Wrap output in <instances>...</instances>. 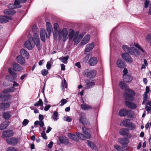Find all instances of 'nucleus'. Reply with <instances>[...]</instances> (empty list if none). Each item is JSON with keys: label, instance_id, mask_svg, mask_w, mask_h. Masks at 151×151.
Segmentation results:
<instances>
[{"label": "nucleus", "instance_id": "obj_1", "mask_svg": "<svg viewBox=\"0 0 151 151\" xmlns=\"http://www.w3.org/2000/svg\"><path fill=\"white\" fill-rule=\"evenodd\" d=\"M79 32H76L72 29H70L69 34L68 29L66 28H63L60 29L58 32V39L59 40L62 39L63 41H66L69 38L70 40L74 42L75 45L77 44L82 39L84 34H80L79 35Z\"/></svg>", "mask_w": 151, "mask_h": 151}, {"label": "nucleus", "instance_id": "obj_2", "mask_svg": "<svg viewBox=\"0 0 151 151\" xmlns=\"http://www.w3.org/2000/svg\"><path fill=\"white\" fill-rule=\"evenodd\" d=\"M130 46V47L126 45H124L122 46V49L127 53H122V57L126 61L132 63V59L131 56H129L128 53L131 55L137 56L140 55V51H141L143 54L145 53V51L137 43H132Z\"/></svg>", "mask_w": 151, "mask_h": 151}, {"label": "nucleus", "instance_id": "obj_3", "mask_svg": "<svg viewBox=\"0 0 151 151\" xmlns=\"http://www.w3.org/2000/svg\"><path fill=\"white\" fill-rule=\"evenodd\" d=\"M24 44L26 47L30 50H32L34 47V44L39 50H41L42 47V44L40 43L39 37L36 33L34 34L33 37H30L29 40H26Z\"/></svg>", "mask_w": 151, "mask_h": 151}, {"label": "nucleus", "instance_id": "obj_4", "mask_svg": "<svg viewBox=\"0 0 151 151\" xmlns=\"http://www.w3.org/2000/svg\"><path fill=\"white\" fill-rule=\"evenodd\" d=\"M119 86L122 89L125 90V93L123 95L124 99L126 100L133 101V96L135 95L134 91L129 89L127 85L122 81L120 82Z\"/></svg>", "mask_w": 151, "mask_h": 151}, {"label": "nucleus", "instance_id": "obj_5", "mask_svg": "<svg viewBox=\"0 0 151 151\" xmlns=\"http://www.w3.org/2000/svg\"><path fill=\"white\" fill-rule=\"evenodd\" d=\"M19 84L16 82H14L13 86L11 88H8L4 90L3 91V93H8L9 92H13L15 90V88L14 86H18ZM11 96L9 94H1L0 93V99L2 101H5L8 100L11 98Z\"/></svg>", "mask_w": 151, "mask_h": 151}, {"label": "nucleus", "instance_id": "obj_6", "mask_svg": "<svg viewBox=\"0 0 151 151\" xmlns=\"http://www.w3.org/2000/svg\"><path fill=\"white\" fill-rule=\"evenodd\" d=\"M18 7H16L15 5L13 4H10L8 6V7L9 9H6L4 11V13L6 15H13L15 13V11L13 9L14 8H17Z\"/></svg>", "mask_w": 151, "mask_h": 151}, {"label": "nucleus", "instance_id": "obj_7", "mask_svg": "<svg viewBox=\"0 0 151 151\" xmlns=\"http://www.w3.org/2000/svg\"><path fill=\"white\" fill-rule=\"evenodd\" d=\"M83 73L86 75L87 77L92 78L95 76L96 72L95 70L91 69H87L84 71Z\"/></svg>", "mask_w": 151, "mask_h": 151}, {"label": "nucleus", "instance_id": "obj_8", "mask_svg": "<svg viewBox=\"0 0 151 151\" xmlns=\"http://www.w3.org/2000/svg\"><path fill=\"white\" fill-rule=\"evenodd\" d=\"M46 29L47 32V34H46V37L49 38L50 36V34L52 29V26L51 24L49 22H47L46 23Z\"/></svg>", "mask_w": 151, "mask_h": 151}, {"label": "nucleus", "instance_id": "obj_9", "mask_svg": "<svg viewBox=\"0 0 151 151\" xmlns=\"http://www.w3.org/2000/svg\"><path fill=\"white\" fill-rule=\"evenodd\" d=\"M40 34L41 40L42 42L45 41V36L47 34L46 30L44 28H41L40 29Z\"/></svg>", "mask_w": 151, "mask_h": 151}, {"label": "nucleus", "instance_id": "obj_10", "mask_svg": "<svg viewBox=\"0 0 151 151\" xmlns=\"http://www.w3.org/2000/svg\"><path fill=\"white\" fill-rule=\"evenodd\" d=\"M6 142L9 144L11 145H15L18 142V139L15 137L8 138L6 139Z\"/></svg>", "mask_w": 151, "mask_h": 151}, {"label": "nucleus", "instance_id": "obj_11", "mask_svg": "<svg viewBox=\"0 0 151 151\" xmlns=\"http://www.w3.org/2000/svg\"><path fill=\"white\" fill-rule=\"evenodd\" d=\"M95 44L94 42H91L86 45L85 50V53L86 52H89L92 50L94 47Z\"/></svg>", "mask_w": 151, "mask_h": 151}, {"label": "nucleus", "instance_id": "obj_12", "mask_svg": "<svg viewBox=\"0 0 151 151\" xmlns=\"http://www.w3.org/2000/svg\"><path fill=\"white\" fill-rule=\"evenodd\" d=\"M14 134V132L12 130H6L2 133L3 137H8L12 136Z\"/></svg>", "mask_w": 151, "mask_h": 151}, {"label": "nucleus", "instance_id": "obj_13", "mask_svg": "<svg viewBox=\"0 0 151 151\" xmlns=\"http://www.w3.org/2000/svg\"><path fill=\"white\" fill-rule=\"evenodd\" d=\"M116 65L117 67L120 68H124L125 67L124 62L122 59H119L116 62Z\"/></svg>", "mask_w": 151, "mask_h": 151}, {"label": "nucleus", "instance_id": "obj_14", "mask_svg": "<svg viewBox=\"0 0 151 151\" xmlns=\"http://www.w3.org/2000/svg\"><path fill=\"white\" fill-rule=\"evenodd\" d=\"M54 30L53 32L54 38L56 39L58 36L57 32L59 29V25L57 23H55L54 25Z\"/></svg>", "mask_w": 151, "mask_h": 151}, {"label": "nucleus", "instance_id": "obj_15", "mask_svg": "<svg viewBox=\"0 0 151 151\" xmlns=\"http://www.w3.org/2000/svg\"><path fill=\"white\" fill-rule=\"evenodd\" d=\"M125 104L129 108L131 109H134L137 107L136 105L132 102L126 101H125Z\"/></svg>", "mask_w": 151, "mask_h": 151}, {"label": "nucleus", "instance_id": "obj_16", "mask_svg": "<svg viewBox=\"0 0 151 151\" xmlns=\"http://www.w3.org/2000/svg\"><path fill=\"white\" fill-rule=\"evenodd\" d=\"M81 108L82 109L86 111L91 109V106L90 105L83 102L81 105Z\"/></svg>", "mask_w": 151, "mask_h": 151}, {"label": "nucleus", "instance_id": "obj_17", "mask_svg": "<svg viewBox=\"0 0 151 151\" xmlns=\"http://www.w3.org/2000/svg\"><path fill=\"white\" fill-rule=\"evenodd\" d=\"M97 62V59L95 57H93L88 61V63L90 65L93 66L96 65Z\"/></svg>", "mask_w": 151, "mask_h": 151}, {"label": "nucleus", "instance_id": "obj_18", "mask_svg": "<svg viewBox=\"0 0 151 151\" xmlns=\"http://www.w3.org/2000/svg\"><path fill=\"white\" fill-rule=\"evenodd\" d=\"M12 18L11 17H7L3 16H0V23H5L8 21L9 20H12Z\"/></svg>", "mask_w": 151, "mask_h": 151}, {"label": "nucleus", "instance_id": "obj_19", "mask_svg": "<svg viewBox=\"0 0 151 151\" xmlns=\"http://www.w3.org/2000/svg\"><path fill=\"white\" fill-rule=\"evenodd\" d=\"M82 129L83 132L85 135L86 136L87 138L89 139L91 137V135L89 133V130L88 128L82 127Z\"/></svg>", "mask_w": 151, "mask_h": 151}, {"label": "nucleus", "instance_id": "obj_20", "mask_svg": "<svg viewBox=\"0 0 151 151\" xmlns=\"http://www.w3.org/2000/svg\"><path fill=\"white\" fill-rule=\"evenodd\" d=\"M90 35H86L82 40L81 44L82 45H84L87 43L90 40Z\"/></svg>", "mask_w": 151, "mask_h": 151}, {"label": "nucleus", "instance_id": "obj_21", "mask_svg": "<svg viewBox=\"0 0 151 151\" xmlns=\"http://www.w3.org/2000/svg\"><path fill=\"white\" fill-rule=\"evenodd\" d=\"M17 61L21 65L25 63V61L24 58L21 55H19L17 57Z\"/></svg>", "mask_w": 151, "mask_h": 151}, {"label": "nucleus", "instance_id": "obj_22", "mask_svg": "<svg viewBox=\"0 0 151 151\" xmlns=\"http://www.w3.org/2000/svg\"><path fill=\"white\" fill-rule=\"evenodd\" d=\"M9 125V121H5L0 125V130H2L5 129Z\"/></svg>", "mask_w": 151, "mask_h": 151}, {"label": "nucleus", "instance_id": "obj_23", "mask_svg": "<svg viewBox=\"0 0 151 151\" xmlns=\"http://www.w3.org/2000/svg\"><path fill=\"white\" fill-rule=\"evenodd\" d=\"M68 137L70 139H72L76 141H79V139L76 137V135L69 133L68 135Z\"/></svg>", "mask_w": 151, "mask_h": 151}, {"label": "nucleus", "instance_id": "obj_24", "mask_svg": "<svg viewBox=\"0 0 151 151\" xmlns=\"http://www.w3.org/2000/svg\"><path fill=\"white\" fill-rule=\"evenodd\" d=\"M13 68L14 70L16 71H20L22 69V67L19 64L16 63L14 64Z\"/></svg>", "mask_w": 151, "mask_h": 151}, {"label": "nucleus", "instance_id": "obj_25", "mask_svg": "<svg viewBox=\"0 0 151 151\" xmlns=\"http://www.w3.org/2000/svg\"><path fill=\"white\" fill-rule=\"evenodd\" d=\"M79 120L80 122L83 125L87 124L88 123V120L83 116H81L79 118Z\"/></svg>", "mask_w": 151, "mask_h": 151}, {"label": "nucleus", "instance_id": "obj_26", "mask_svg": "<svg viewBox=\"0 0 151 151\" xmlns=\"http://www.w3.org/2000/svg\"><path fill=\"white\" fill-rule=\"evenodd\" d=\"M10 104L8 103H0V109H5L10 106Z\"/></svg>", "mask_w": 151, "mask_h": 151}, {"label": "nucleus", "instance_id": "obj_27", "mask_svg": "<svg viewBox=\"0 0 151 151\" xmlns=\"http://www.w3.org/2000/svg\"><path fill=\"white\" fill-rule=\"evenodd\" d=\"M10 114V111H8L5 112L3 114V117L5 119H8L10 118L11 116Z\"/></svg>", "mask_w": 151, "mask_h": 151}, {"label": "nucleus", "instance_id": "obj_28", "mask_svg": "<svg viewBox=\"0 0 151 151\" xmlns=\"http://www.w3.org/2000/svg\"><path fill=\"white\" fill-rule=\"evenodd\" d=\"M123 78L124 81L126 82H129L131 81L132 80V77L128 75L123 76Z\"/></svg>", "mask_w": 151, "mask_h": 151}, {"label": "nucleus", "instance_id": "obj_29", "mask_svg": "<svg viewBox=\"0 0 151 151\" xmlns=\"http://www.w3.org/2000/svg\"><path fill=\"white\" fill-rule=\"evenodd\" d=\"M95 85V83L93 81L89 82L85 86V88L86 89H89L92 88Z\"/></svg>", "mask_w": 151, "mask_h": 151}, {"label": "nucleus", "instance_id": "obj_30", "mask_svg": "<svg viewBox=\"0 0 151 151\" xmlns=\"http://www.w3.org/2000/svg\"><path fill=\"white\" fill-rule=\"evenodd\" d=\"M127 110L125 109H122L120 110L119 112V115L120 116H127Z\"/></svg>", "mask_w": 151, "mask_h": 151}, {"label": "nucleus", "instance_id": "obj_31", "mask_svg": "<svg viewBox=\"0 0 151 151\" xmlns=\"http://www.w3.org/2000/svg\"><path fill=\"white\" fill-rule=\"evenodd\" d=\"M21 55L24 56L26 58H28L29 57V54L24 49H22L20 51Z\"/></svg>", "mask_w": 151, "mask_h": 151}, {"label": "nucleus", "instance_id": "obj_32", "mask_svg": "<svg viewBox=\"0 0 151 151\" xmlns=\"http://www.w3.org/2000/svg\"><path fill=\"white\" fill-rule=\"evenodd\" d=\"M87 143L88 145L93 149H96V146L92 142L90 141L89 140H88L87 141Z\"/></svg>", "mask_w": 151, "mask_h": 151}, {"label": "nucleus", "instance_id": "obj_33", "mask_svg": "<svg viewBox=\"0 0 151 151\" xmlns=\"http://www.w3.org/2000/svg\"><path fill=\"white\" fill-rule=\"evenodd\" d=\"M119 141L122 145H126L129 142V141L127 139L124 138L119 139Z\"/></svg>", "mask_w": 151, "mask_h": 151}, {"label": "nucleus", "instance_id": "obj_34", "mask_svg": "<svg viewBox=\"0 0 151 151\" xmlns=\"http://www.w3.org/2000/svg\"><path fill=\"white\" fill-rule=\"evenodd\" d=\"M69 56H66L65 57H62L59 58V59L63 63L65 64L67 63V60L68 59Z\"/></svg>", "mask_w": 151, "mask_h": 151}, {"label": "nucleus", "instance_id": "obj_35", "mask_svg": "<svg viewBox=\"0 0 151 151\" xmlns=\"http://www.w3.org/2000/svg\"><path fill=\"white\" fill-rule=\"evenodd\" d=\"M129 131L126 129H122L119 131V133L122 135H125L128 133Z\"/></svg>", "mask_w": 151, "mask_h": 151}, {"label": "nucleus", "instance_id": "obj_36", "mask_svg": "<svg viewBox=\"0 0 151 151\" xmlns=\"http://www.w3.org/2000/svg\"><path fill=\"white\" fill-rule=\"evenodd\" d=\"M76 135L79 138L82 140H85L86 138H87L86 135L85 136L83 134L81 133L78 132H76Z\"/></svg>", "mask_w": 151, "mask_h": 151}, {"label": "nucleus", "instance_id": "obj_37", "mask_svg": "<svg viewBox=\"0 0 151 151\" xmlns=\"http://www.w3.org/2000/svg\"><path fill=\"white\" fill-rule=\"evenodd\" d=\"M52 118L54 121H56L58 119V113L56 111H54Z\"/></svg>", "mask_w": 151, "mask_h": 151}, {"label": "nucleus", "instance_id": "obj_38", "mask_svg": "<svg viewBox=\"0 0 151 151\" xmlns=\"http://www.w3.org/2000/svg\"><path fill=\"white\" fill-rule=\"evenodd\" d=\"M43 104V102L42 100L41 99H40L37 102L34 104V105L35 106H41Z\"/></svg>", "mask_w": 151, "mask_h": 151}, {"label": "nucleus", "instance_id": "obj_39", "mask_svg": "<svg viewBox=\"0 0 151 151\" xmlns=\"http://www.w3.org/2000/svg\"><path fill=\"white\" fill-rule=\"evenodd\" d=\"M9 72L11 74L13 77L14 78L17 77V75L15 72L12 70L11 68H9L8 69Z\"/></svg>", "mask_w": 151, "mask_h": 151}, {"label": "nucleus", "instance_id": "obj_40", "mask_svg": "<svg viewBox=\"0 0 151 151\" xmlns=\"http://www.w3.org/2000/svg\"><path fill=\"white\" fill-rule=\"evenodd\" d=\"M133 111L131 110H127V116H128V117L132 118L133 116Z\"/></svg>", "mask_w": 151, "mask_h": 151}, {"label": "nucleus", "instance_id": "obj_41", "mask_svg": "<svg viewBox=\"0 0 151 151\" xmlns=\"http://www.w3.org/2000/svg\"><path fill=\"white\" fill-rule=\"evenodd\" d=\"M20 3V1L19 0H15L14 1V5L16 7H18L17 8H20L21 6L19 4Z\"/></svg>", "mask_w": 151, "mask_h": 151}, {"label": "nucleus", "instance_id": "obj_42", "mask_svg": "<svg viewBox=\"0 0 151 151\" xmlns=\"http://www.w3.org/2000/svg\"><path fill=\"white\" fill-rule=\"evenodd\" d=\"M129 123L128 122V120L127 119L124 120L122 121L123 124L125 127H128Z\"/></svg>", "mask_w": 151, "mask_h": 151}, {"label": "nucleus", "instance_id": "obj_43", "mask_svg": "<svg viewBox=\"0 0 151 151\" xmlns=\"http://www.w3.org/2000/svg\"><path fill=\"white\" fill-rule=\"evenodd\" d=\"M128 127H129V129L131 130H133L135 128V125L133 123H130L129 124Z\"/></svg>", "mask_w": 151, "mask_h": 151}, {"label": "nucleus", "instance_id": "obj_44", "mask_svg": "<svg viewBox=\"0 0 151 151\" xmlns=\"http://www.w3.org/2000/svg\"><path fill=\"white\" fill-rule=\"evenodd\" d=\"M6 151H17V150L14 147H10L7 148Z\"/></svg>", "mask_w": 151, "mask_h": 151}, {"label": "nucleus", "instance_id": "obj_45", "mask_svg": "<svg viewBox=\"0 0 151 151\" xmlns=\"http://www.w3.org/2000/svg\"><path fill=\"white\" fill-rule=\"evenodd\" d=\"M63 119L65 121L70 122L72 119L69 116H65L63 118Z\"/></svg>", "mask_w": 151, "mask_h": 151}, {"label": "nucleus", "instance_id": "obj_46", "mask_svg": "<svg viewBox=\"0 0 151 151\" xmlns=\"http://www.w3.org/2000/svg\"><path fill=\"white\" fill-rule=\"evenodd\" d=\"M144 64H142V65L141 70H142L143 69H145V66H147L148 65L147 62V60L144 59Z\"/></svg>", "mask_w": 151, "mask_h": 151}, {"label": "nucleus", "instance_id": "obj_47", "mask_svg": "<svg viewBox=\"0 0 151 151\" xmlns=\"http://www.w3.org/2000/svg\"><path fill=\"white\" fill-rule=\"evenodd\" d=\"M29 120L28 119H24L22 122V125L24 126H26L29 123Z\"/></svg>", "mask_w": 151, "mask_h": 151}, {"label": "nucleus", "instance_id": "obj_48", "mask_svg": "<svg viewBox=\"0 0 151 151\" xmlns=\"http://www.w3.org/2000/svg\"><path fill=\"white\" fill-rule=\"evenodd\" d=\"M48 72V71L47 70L43 69L42 70L41 73L43 76H45L47 74Z\"/></svg>", "mask_w": 151, "mask_h": 151}, {"label": "nucleus", "instance_id": "obj_49", "mask_svg": "<svg viewBox=\"0 0 151 151\" xmlns=\"http://www.w3.org/2000/svg\"><path fill=\"white\" fill-rule=\"evenodd\" d=\"M146 111H147V114H149L150 111H151V107L147 105H146L145 107Z\"/></svg>", "mask_w": 151, "mask_h": 151}, {"label": "nucleus", "instance_id": "obj_50", "mask_svg": "<svg viewBox=\"0 0 151 151\" xmlns=\"http://www.w3.org/2000/svg\"><path fill=\"white\" fill-rule=\"evenodd\" d=\"M41 136L42 137L45 139H47V137L46 134H45V132L44 131H43L41 133Z\"/></svg>", "mask_w": 151, "mask_h": 151}, {"label": "nucleus", "instance_id": "obj_51", "mask_svg": "<svg viewBox=\"0 0 151 151\" xmlns=\"http://www.w3.org/2000/svg\"><path fill=\"white\" fill-rule=\"evenodd\" d=\"M66 137H61L59 138V141L61 143H63V142L64 141Z\"/></svg>", "mask_w": 151, "mask_h": 151}, {"label": "nucleus", "instance_id": "obj_52", "mask_svg": "<svg viewBox=\"0 0 151 151\" xmlns=\"http://www.w3.org/2000/svg\"><path fill=\"white\" fill-rule=\"evenodd\" d=\"M67 102V101L65 99H63L61 101V104H60L61 106H63L64 104H66Z\"/></svg>", "mask_w": 151, "mask_h": 151}, {"label": "nucleus", "instance_id": "obj_53", "mask_svg": "<svg viewBox=\"0 0 151 151\" xmlns=\"http://www.w3.org/2000/svg\"><path fill=\"white\" fill-rule=\"evenodd\" d=\"M147 96L146 94H145V95H143V101L142 103V104H145V102L147 101Z\"/></svg>", "mask_w": 151, "mask_h": 151}, {"label": "nucleus", "instance_id": "obj_54", "mask_svg": "<svg viewBox=\"0 0 151 151\" xmlns=\"http://www.w3.org/2000/svg\"><path fill=\"white\" fill-rule=\"evenodd\" d=\"M46 106L44 108V110L45 111H47L51 107V106L50 105H47V104H45Z\"/></svg>", "mask_w": 151, "mask_h": 151}, {"label": "nucleus", "instance_id": "obj_55", "mask_svg": "<svg viewBox=\"0 0 151 151\" xmlns=\"http://www.w3.org/2000/svg\"><path fill=\"white\" fill-rule=\"evenodd\" d=\"M149 91L150 88L148 86H147L146 88V91L145 92L144 95H145V94H146L147 97V93L149 92Z\"/></svg>", "mask_w": 151, "mask_h": 151}, {"label": "nucleus", "instance_id": "obj_56", "mask_svg": "<svg viewBox=\"0 0 151 151\" xmlns=\"http://www.w3.org/2000/svg\"><path fill=\"white\" fill-rule=\"evenodd\" d=\"M51 65L50 62H48L46 65V68L48 69H50L51 67Z\"/></svg>", "mask_w": 151, "mask_h": 151}, {"label": "nucleus", "instance_id": "obj_57", "mask_svg": "<svg viewBox=\"0 0 151 151\" xmlns=\"http://www.w3.org/2000/svg\"><path fill=\"white\" fill-rule=\"evenodd\" d=\"M123 76H126L127 75L128 73L127 69L126 68H124V70L123 71Z\"/></svg>", "mask_w": 151, "mask_h": 151}, {"label": "nucleus", "instance_id": "obj_58", "mask_svg": "<svg viewBox=\"0 0 151 151\" xmlns=\"http://www.w3.org/2000/svg\"><path fill=\"white\" fill-rule=\"evenodd\" d=\"M150 3V1H146L144 3L145 7L147 8L148 6V5Z\"/></svg>", "mask_w": 151, "mask_h": 151}, {"label": "nucleus", "instance_id": "obj_59", "mask_svg": "<svg viewBox=\"0 0 151 151\" xmlns=\"http://www.w3.org/2000/svg\"><path fill=\"white\" fill-rule=\"evenodd\" d=\"M53 144V142L51 141L47 145L48 147L49 148H51Z\"/></svg>", "mask_w": 151, "mask_h": 151}, {"label": "nucleus", "instance_id": "obj_60", "mask_svg": "<svg viewBox=\"0 0 151 151\" xmlns=\"http://www.w3.org/2000/svg\"><path fill=\"white\" fill-rule=\"evenodd\" d=\"M114 148L118 151H120L121 149V147L117 145H115L114 146Z\"/></svg>", "mask_w": 151, "mask_h": 151}, {"label": "nucleus", "instance_id": "obj_61", "mask_svg": "<svg viewBox=\"0 0 151 151\" xmlns=\"http://www.w3.org/2000/svg\"><path fill=\"white\" fill-rule=\"evenodd\" d=\"M69 142V140L66 137L64 141L63 142V144H67Z\"/></svg>", "mask_w": 151, "mask_h": 151}, {"label": "nucleus", "instance_id": "obj_62", "mask_svg": "<svg viewBox=\"0 0 151 151\" xmlns=\"http://www.w3.org/2000/svg\"><path fill=\"white\" fill-rule=\"evenodd\" d=\"M39 125L41 127H43L44 125L43 121H39Z\"/></svg>", "mask_w": 151, "mask_h": 151}, {"label": "nucleus", "instance_id": "obj_63", "mask_svg": "<svg viewBox=\"0 0 151 151\" xmlns=\"http://www.w3.org/2000/svg\"><path fill=\"white\" fill-rule=\"evenodd\" d=\"M44 117L43 115L40 114L39 116V119L40 121H43Z\"/></svg>", "mask_w": 151, "mask_h": 151}, {"label": "nucleus", "instance_id": "obj_64", "mask_svg": "<svg viewBox=\"0 0 151 151\" xmlns=\"http://www.w3.org/2000/svg\"><path fill=\"white\" fill-rule=\"evenodd\" d=\"M61 70H65V65L63 64L61 65Z\"/></svg>", "mask_w": 151, "mask_h": 151}]
</instances>
